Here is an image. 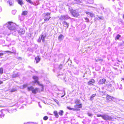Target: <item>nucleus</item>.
I'll use <instances>...</instances> for the list:
<instances>
[{
	"label": "nucleus",
	"mask_w": 124,
	"mask_h": 124,
	"mask_svg": "<svg viewBox=\"0 0 124 124\" xmlns=\"http://www.w3.org/2000/svg\"><path fill=\"white\" fill-rule=\"evenodd\" d=\"M6 25L9 29L10 30H12L15 28L16 24L13 22L9 21L7 22Z\"/></svg>",
	"instance_id": "nucleus-1"
},
{
	"label": "nucleus",
	"mask_w": 124,
	"mask_h": 124,
	"mask_svg": "<svg viewBox=\"0 0 124 124\" xmlns=\"http://www.w3.org/2000/svg\"><path fill=\"white\" fill-rule=\"evenodd\" d=\"M32 78L34 80V81L33 82L34 83H37L39 85L41 86L42 88H43V85L42 84H40V82L39 81V78L37 76H33L32 77Z\"/></svg>",
	"instance_id": "nucleus-2"
},
{
	"label": "nucleus",
	"mask_w": 124,
	"mask_h": 124,
	"mask_svg": "<svg viewBox=\"0 0 124 124\" xmlns=\"http://www.w3.org/2000/svg\"><path fill=\"white\" fill-rule=\"evenodd\" d=\"M50 14L51 13H47L45 14L44 19V21H46L49 20L51 17L49 16Z\"/></svg>",
	"instance_id": "nucleus-3"
},
{
	"label": "nucleus",
	"mask_w": 124,
	"mask_h": 124,
	"mask_svg": "<svg viewBox=\"0 0 124 124\" xmlns=\"http://www.w3.org/2000/svg\"><path fill=\"white\" fill-rule=\"evenodd\" d=\"M106 98L107 101L108 102H109L113 101L114 98L113 96L107 94Z\"/></svg>",
	"instance_id": "nucleus-4"
},
{
	"label": "nucleus",
	"mask_w": 124,
	"mask_h": 124,
	"mask_svg": "<svg viewBox=\"0 0 124 124\" xmlns=\"http://www.w3.org/2000/svg\"><path fill=\"white\" fill-rule=\"evenodd\" d=\"M71 14L74 17H77L79 16L78 13L75 10L71 11Z\"/></svg>",
	"instance_id": "nucleus-5"
},
{
	"label": "nucleus",
	"mask_w": 124,
	"mask_h": 124,
	"mask_svg": "<svg viewBox=\"0 0 124 124\" xmlns=\"http://www.w3.org/2000/svg\"><path fill=\"white\" fill-rule=\"evenodd\" d=\"M102 118L103 119L105 120H109L112 119L111 117L109 116L106 115H103Z\"/></svg>",
	"instance_id": "nucleus-6"
},
{
	"label": "nucleus",
	"mask_w": 124,
	"mask_h": 124,
	"mask_svg": "<svg viewBox=\"0 0 124 124\" xmlns=\"http://www.w3.org/2000/svg\"><path fill=\"white\" fill-rule=\"evenodd\" d=\"M95 82V80L93 79H91L87 82V84L89 85H93Z\"/></svg>",
	"instance_id": "nucleus-7"
},
{
	"label": "nucleus",
	"mask_w": 124,
	"mask_h": 124,
	"mask_svg": "<svg viewBox=\"0 0 124 124\" xmlns=\"http://www.w3.org/2000/svg\"><path fill=\"white\" fill-rule=\"evenodd\" d=\"M78 104H76L74 106V108H71L69 107H67V108L68 109L70 110H72L73 111L78 110L79 109L78 108Z\"/></svg>",
	"instance_id": "nucleus-8"
},
{
	"label": "nucleus",
	"mask_w": 124,
	"mask_h": 124,
	"mask_svg": "<svg viewBox=\"0 0 124 124\" xmlns=\"http://www.w3.org/2000/svg\"><path fill=\"white\" fill-rule=\"evenodd\" d=\"M46 34L44 35H43L42 34L41 35L40 39V37H39V39L38 40V42H40L41 41V39L42 40V42H44L45 41V38L46 37Z\"/></svg>",
	"instance_id": "nucleus-9"
},
{
	"label": "nucleus",
	"mask_w": 124,
	"mask_h": 124,
	"mask_svg": "<svg viewBox=\"0 0 124 124\" xmlns=\"http://www.w3.org/2000/svg\"><path fill=\"white\" fill-rule=\"evenodd\" d=\"M25 31L23 28H21L18 31V33L20 34H23L24 33Z\"/></svg>",
	"instance_id": "nucleus-10"
},
{
	"label": "nucleus",
	"mask_w": 124,
	"mask_h": 124,
	"mask_svg": "<svg viewBox=\"0 0 124 124\" xmlns=\"http://www.w3.org/2000/svg\"><path fill=\"white\" fill-rule=\"evenodd\" d=\"M106 81V79L104 78L101 79L99 81L98 83L100 84H102L105 83Z\"/></svg>",
	"instance_id": "nucleus-11"
},
{
	"label": "nucleus",
	"mask_w": 124,
	"mask_h": 124,
	"mask_svg": "<svg viewBox=\"0 0 124 124\" xmlns=\"http://www.w3.org/2000/svg\"><path fill=\"white\" fill-rule=\"evenodd\" d=\"M63 25V26L65 27L66 28H68L69 26V24L66 21H64L62 23Z\"/></svg>",
	"instance_id": "nucleus-12"
},
{
	"label": "nucleus",
	"mask_w": 124,
	"mask_h": 124,
	"mask_svg": "<svg viewBox=\"0 0 124 124\" xmlns=\"http://www.w3.org/2000/svg\"><path fill=\"white\" fill-rule=\"evenodd\" d=\"M39 88H36L35 89H32V93L34 94L38 92Z\"/></svg>",
	"instance_id": "nucleus-13"
},
{
	"label": "nucleus",
	"mask_w": 124,
	"mask_h": 124,
	"mask_svg": "<svg viewBox=\"0 0 124 124\" xmlns=\"http://www.w3.org/2000/svg\"><path fill=\"white\" fill-rule=\"evenodd\" d=\"M53 113L54 116L58 118V117L59 116L58 113V112L56 111H54L53 112Z\"/></svg>",
	"instance_id": "nucleus-14"
},
{
	"label": "nucleus",
	"mask_w": 124,
	"mask_h": 124,
	"mask_svg": "<svg viewBox=\"0 0 124 124\" xmlns=\"http://www.w3.org/2000/svg\"><path fill=\"white\" fill-rule=\"evenodd\" d=\"M35 60L36 61V63H38L40 60V58L39 56H37L35 58Z\"/></svg>",
	"instance_id": "nucleus-15"
},
{
	"label": "nucleus",
	"mask_w": 124,
	"mask_h": 124,
	"mask_svg": "<svg viewBox=\"0 0 124 124\" xmlns=\"http://www.w3.org/2000/svg\"><path fill=\"white\" fill-rule=\"evenodd\" d=\"M18 73H14L12 76V78H15L18 77Z\"/></svg>",
	"instance_id": "nucleus-16"
},
{
	"label": "nucleus",
	"mask_w": 124,
	"mask_h": 124,
	"mask_svg": "<svg viewBox=\"0 0 124 124\" xmlns=\"http://www.w3.org/2000/svg\"><path fill=\"white\" fill-rule=\"evenodd\" d=\"M64 38V36L62 34H60L58 37V39L59 40H61L62 39Z\"/></svg>",
	"instance_id": "nucleus-17"
},
{
	"label": "nucleus",
	"mask_w": 124,
	"mask_h": 124,
	"mask_svg": "<svg viewBox=\"0 0 124 124\" xmlns=\"http://www.w3.org/2000/svg\"><path fill=\"white\" fill-rule=\"evenodd\" d=\"M96 95V93L92 94L90 96V100L91 101L92 100L94 99V97H95Z\"/></svg>",
	"instance_id": "nucleus-18"
},
{
	"label": "nucleus",
	"mask_w": 124,
	"mask_h": 124,
	"mask_svg": "<svg viewBox=\"0 0 124 124\" xmlns=\"http://www.w3.org/2000/svg\"><path fill=\"white\" fill-rule=\"evenodd\" d=\"M74 103L76 104H78L80 103V100L79 99H76L74 102Z\"/></svg>",
	"instance_id": "nucleus-19"
},
{
	"label": "nucleus",
	"mask_w": 124,
	"mask_h": 124,
	"mask_svg": "<svg viewBox=\"0 0 124 124\" xmlns=\"http://www.w3.org/2000/svg\"><path fill=\"white\" fill-rule=\"evenodd\" d=\"M28 13V11H24L22 12V15L23 16L26 15Z\"/></svg>",
	"instance_id": "nucleus-20"
},
{
	"label": "nucleus",
	"mask_w": 124,
	"mask_h": 124,
	"mask_svg": "<svg viewBox=\"0 0 124 124\" xmlns=\"http://www.w3.org/2000/svg\"><path fill=\"white\" fill-rule=\"evenodd\" d=\"M17 0L18 4L20 5H22L23 4V2L22 0Z\"/></svg>",
	"instance_id": "nucleus-21"
},
{
	"label": "nucleus",
	"mask_w": 124,
	"mask_h": 124,
	"mask_svg": "<svg viewBox=\"0 0 124 124\" xmlns=\"http://www.w3.org/2000/svg\"><path fill=\"white\" fill-rule=\"evenodd\" d=\"M33 87L32 86H31L27 87V90L28 91H32V89H33Z\"/></svg>",
	"instance_id": "nucleus-22"
},
{
	"label": "nucleus",
	"mask_w": 124,
	"mask_h": 124,
	"mask_svg": "<svg viewBox=\"0 0 124 124\" xmlns=\"http://www.w3.org/2000/svg\"><path fill=\"white\" fill-rule=\"evenodd\" d=\"M63 113L64 112L62 110H60L58 112V113L59 114V115L61 116H62L63 115Z\"/></svg>",
	"instance_id": "nucleus-23"
},
{
	"label": "nucleus",
	"mask_w": 124,
	"mask_h": 124,
	"mask_svg": "<svg viewBox=\"0 0 124 124\" xmlns=\"http://www.w3.org/2000/svg\"><path fill=\"white\" fill-rule=\"evenodd\" d=\"M121 36L119 34H117L115 37V39L116 40L119 39V38L121 37Z\"/></svg>",
	"instance_id": "nucleus-24"
},
{
	"label": "nucleus",
	"mask_w": 124,
	"mask_h": 124,
	"mask_svg": "<svg viewBox=\"0 0 124 124\" xmlns=\"http://www.w3.org/2000/svg\"><path fill=\"white\" fill-rule=\"evenodd\" d=\"M3 73V69L2 67L0 68V74H2Z\"/></svg>",
	"instance_id": "nucleus-25"
},
{
	"label": "nucleus",
	"mask_w": 124,
	"mask_h": 124,
	"mask_svg": "<svg viewBox=\"0 0 124 124\" xmlns=\"http://www.w3.org/2000/svg\"><path fill=\"white\" fill-rule=\"evenodd\" d=\"M78 109L80 108H82V105L81 103L78 104Z\"/></svg>",
	"instance_id": "nucleus-26"
},
{
	"label": "nucleus",
	"mask_w": 124,
	"mask_h": 124,
	"mask_svg": "<svg viewBox=\"0 0 124 124\" xmlns=\"http://www.w3.org/2000/svg\"><path fill=\"white\" fill-rule=\"evenodd\" d=\"M48 118V117L47 116H45L43 117V119L45 120H47Z\"/></svg>",
	"instance_id": "nucleus-27"
},
{
	"label": "nucleus",
	"mask_w": 124,
	"mask_h": 124,
	"mask_svg": "<svg viewBox=\"0 0 124 124\" xmlns=\"http://www.w3.org/2000/svg\"><path fill=\"white\" fill-rule=\"evenodd\" d=\"M89 15L91 17H93L94 16V14L93 13H90Z\"/></svg>",
	"instance_id": "nucleus-28"
},
{
	"label": "nucleus",
	"mask_w": 124,
	"mask_h": 124,
	"mask_svg": "<svg viewBox=\"0 0 124 124\" xmlns=\"http://www.w3.org/2000/svg\"><path fill=\"white\" fill-rule=\"evenodd\" d=\"M26 0V1L27 2H29L31 4H33V2H32V1L31 0Z\"/></svg>",
	"instance_id": "nucleus-29"
},
{
	"label": "nucleus",
	"mask_w": 124,
	"mask_h": 124,
	"mask_svg": "<svg viewBox=\"0 0 124 124\" xmlns=\"http://www.w3.org/2000/svg\"><path fill=\"white\" fill-rule=\"evenodd\" d=\"M85 20L86 21V22H89V20L88 19L87 17L85 18Z\"/></svg>",
	"instance_id": "nucleus-30"
},
{
	"label": "nucleus",
	"mask_w": 124,
	"mask_h": 124,
	"mask_svg": "<svg viewBox=\"0 0 124 124\" xmlns=\"http://www.w3.org/2000/svg\"><path fill=\"white\" fill-rule=\"evenodd\" d=\"M5 52L6 53H14L13 52H12L11 51H5Z\"/></svg>",
	"instance_id": "nucleus-31"
},
{
	"label": "nucleus",
	"mask_w": 124,
	"mask_h": 124,
	"mask_svg": "<svg viewBox=\"0 0 124 124\" xmlns=\"http://www.w3.org/2000/svg\"><path fill=\"white\" fill-rule=\"evenodd\" d=\"M16 91V89H12L10 91L11 92H15Z\"/></svg>",
	"instance_id": "nucleus-32"
},
{
	"label": "nucleus",
	"mask_w": 124,
	"mask_h": 124,
	"mask_svg": "<svg viewBox=\"0 0 124 124\" xmlns=\"http://www.w3.org/2000/svg\"><path fill=\"white\" fill-rule=\"evenodd\" d=\"M88 115L89 116H92V114L91 113H88Z\"/></svg>",
	"instance_id": "nucleus-33"
},
{
	"label": "nucleus",
	"mask_w": 124,
	"mask_h": 124,
	"mask_svg": "<svg viewBox=\"0 0 124 124\" xmlns=\"http://www.w3.org/2000/svg\"><path fill=\"white\" fill-rule=\"evenodd\" d=\"M103 115H101L100 114H98L97 115V116L98 117H102Z\"/></svg>",
	"instance_id": "nucleus-34"
},
{
	"label": "nucleus",
	"mask_w": 124,
	"mask_h": 124,
	"mask_svg": "<svg viewBox=\"0 0 124 124\" xmlns=\"http://www.w3.org/2000/svg\"><path fill=\"white\" fill-rule=\"evenodd\" d=\"M9 4L10 5H12V2L11 1H9Z\"/></svg>",
	"instance_id": "nucleus-35"
},
{
	"label": "nucleus",
	"mask_w": 124,
	"mask_h": 124,
	"mask_svg": "<svg viewBox=\"0 0 124 124\" xmlns=\"http://www.w3.org/2000/svg\"><path fill=\"white\" fill-rule=\"evenodd\" d=\"M4 53H0V57H1V56H3L4 55Z\"/></svg>",
	"instance_id": "nucleus-36"
},
{
	"label": "nucleus",
	"mask_w": 124,
	"mask_h": 124,
	"mask_svg": "<svg viewBox=\"0 0 124 124\" xmlns=\"http://www.w3.org/2000/svg\"><path fill=\"white\" fill-rule=\"evenodd\" d=\"M23 87L24 88L26 87L27 86V85H24L23 86Z\"/></svg>",
	"instance_id": "nucleus-37"
},
{
	"label": "nucleus",
	"mask_w": 124,
	"mask_h": 124,
	"mask_svg": "<svg viewBox=\"0 0 124 124\" xmlns=\"http://www.w3.org/2000/svg\"><path fill=\"white\" fill-rule=\"evenodd\" d=\"M3 83V82L1 80H0V85L1 84Z\"/></svg>",
	"instance_id": "nucleus-38"
},
{
	"label": "nucleus",
	"mask_w": 124,
	"mask_h": 124,
	"mask_svg": "<svg viewBox=\"0 0 124 124\" xmlns=\"http://www.w3.org/2000/svg\"><path fill=\"white\" fill-rule=\"evenodd\" d=\"M54 101L56 102H58V101L57 100L55 99H54Z\"/></svg>",
	"instance_id": "nucleus-39"
},
{
	"label": "nucleus",
	"mask_w": 124,
	"mask_h": 124,
	"mask_svg": "<svg viewBox=\"0 0 124 124\" xmlns=\"http://www.w3.org/2000/svg\"><path fill=\"white\" fill-rule=\"evenodd\" d=\"M85 13H86V14H90V13L88 12H86Z\"/></svg>",
	"instance_id": "nucleus-40"
},
{
	"label": "nucleus",
	"mask_w": 124,
	"mask_h": 124,
	"mask_svg": "<svg viewBox=\"0 0 124 124\" xmlns=\"http://www.w3.org/2000/svg\"><path fill=\"white\" fill-rule=\"evenodd\" d=\"M98 18H99V19H101V17H99Z\"/></svg>",
	"instance_id": "nucleus-41"
},
{
	"label": "nucleus",
	"mask_w": 124,
	"mask_h": 124,
	"mask_svg": "<svg viewBox=\"0 0 124 124\" xmlns=\"http://www.w3.org/2000/svg\"><path fill=\"white\" fill-rule=\"evenodd\" d=\"M123 18L124 19V14L123 15Z\"/></svg>",
	"instance_id": "nucleus-42"
},
{
	"label": "nucleus",
	"mask_w": 124,
	"mask_h": 124,
	"mask_svg": "<svg viewBox=\"0 0 124 124\" xmlns=\"http://www.w3.org/2000/svg\"><path fill=\"white\" fill-rule=\"evenodd\" d=\"M63 96H64V95H62V96H61V97H63Z\"/></svg>",
	"instance_id": "nucleus-43"
},
{
	"label": "nucleus",
	"mask_w": 124,
	"mask_h": 124,
	"mask_svg": "<svg viewBox=\"0 0 124 124\" xmlns=\"http://www.w3.org/2000/svg\"><path fill=\"white\" fill-rule=\"evenodd\" d=\"M101 61H103V60L102 59H101Z\"/></svg>",
	"instance_id": "nucleus-44"
}]
</instances>
